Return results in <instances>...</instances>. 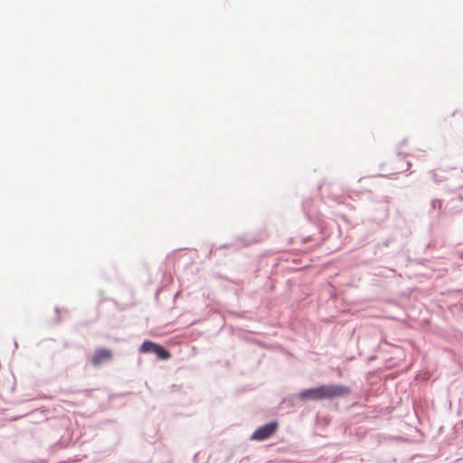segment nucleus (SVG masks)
Instances as JSON below:
<instances>
[{
  "mask_svg": "<svg viewBox=\"0 0 463 463\" xmlns=\"http://www.w3.org/2000/svg\"><path fill=\"white\" fill-rule=\"evenodd\" d=\"M142 353H154L158 358L166 360L171 357L170 352L165 349L162 345L153 343L151 341H145L140 346Z\"/></svg>",
  "mask_w": 463,
  "mask_h": 463,
  "instance_id": "obj_2",
  "label": "nucleus"
},
{
  "mask_svg": "<svg viewBox=\"0 0 463 463\" xmlns=\"http://www.w3.org/2000/svg\"><path fill=\"white\" fill-rule=\"evenodd\" d=\"M113 357L112 351L109 349H98L94 352L91 357V364L94 366H98L102 363L111 360Z\"/></svg>",
  "mask_w": 463,
  "mask_h": 463,
  "instance_id": "obj_4",
  "label": "nucleus"
},
{
  "mask_svg": "<svg viewBox=\"0 0 463 463\" xmlns=\"http://www.w3.org/2000/svg\"><path fill=\"white\" fill-rule=\"evenodd\" d=\"M278 429V423L277 422H270L268 423L258 430L254 431V433L251 435V439L254 440H265L271 437Z\"/></svg>",
  "mask_w": 463,
  "mask_h": 463,
  "instance_id": "obj_3",
  "label": "nucleus"
},
{
  "mask_svg": "<svg viewBox=\"0 0 463 463\" xmlns=\"http://www.w3.org/2000/svg\"><path fill=\"white\" fill-rule=\"evenodd\" d=\"M351 390L348 386L340 384H323L314 388L306 389L299 392L302 401H321L348 395Z\"/></svg>",
  "mask_w": 463,
  "mask_h": 463,
  "instance_id": "obj_1",
  "label": "nucleus"
}]
</instances>
